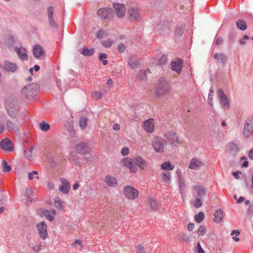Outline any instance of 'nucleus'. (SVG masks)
<instances>
[{"label": "nucleus", "mask_w": 253, "mask_h": 253, "mask_svg": "<svg viewBox=\"0 0 253 253\" xmlns=\"http://www.w3.org/2000/svg\"><path fill=\"white\" fill-rule=\"evenodd\" d=\"M39 89V85L36 84H32L24 86L21 90L22 95L28 99L34 98Z\"/></svg>", "instance_id": "nucleus-1"}, {"label": "nucleus", "mask_w": 253, "mask_h": 253, "mask_svg": "<svg viewBox=\"0 0 253 253\" xmlns=\"http://www.w3.org/2000/svg\"><path fill=\"white\" fill-rule=\"evenodd\" d=\"M167 141L160 136H155L152 140V146L157 153H163L165 151Z\"/></svg>", "instance_id": "nucleus-2"}, {"label": "nucleus", "mask_w": 253, "mask_h": 253, "mask_svg": "<svg viewBox=\"0 0 253 253\" xmlns=\"http://www.w3.org/2000/svg\"><path fill=\"white\" fill-rule=\"evenodd\" d=\"M171 91V87L166 81H160L156 89V94L159 96H162L169 94Z\"/></svg>", "instance_id": "nucleus-3"}, {"label": "nucleus", "mask_w": 253, "mask_h": 253, "mask_svg": "<svg viewBox=\"0 0 253 253\" xmlns=\"http://www.w3.org/2000/svg\"><path fill=\"white\" fill-rule=\"evenodd\" d=\"M97 15L100 20H105L113 17L114 14L113 9L111 8L103 7L97 10Z\"/></svg>", "instance_id": "nucleus-4"}, {"label": "nucleus", "mask_w": 253, "mask_h": 253, "mask_svg": "<svg viewBox=\"0 0 253 253\" xmlns=\"http://www.w3.org/2000/svg\"><path fill=\"white\" fill-rule=\"evenodd\" d=\"M253 131V117L247 119L244 125L243 135L246 138H249Z\"/></svg>", "instance_id": "nucleus-5"}, {"label": "nucleus", "mask_w": 253, "mask_h": 253, "mask_svg": "<svg viewBox=\"0 0 253 253\" xmlns=\"http://www.w3.org/2000/svg\"><path fill=\"white\" fill-rule=\"evenodd\" d=\"M54 8L52 6H49L47 8V16L49 24L50 27L54 29H57L58 25L57 22V19L55 16H54Z\"/></svg>", "instance_id": "nucleus-6"}, {"label": "nucleus", "mask_w": 253, "mask_h": 253, "mask_svg": "<svg viewBox=\"0 0 253 253\" xmlns=\"http://www.w3.org/2000/svg\"><path fill=\"white\" fill-rule=\"evenodd\" d=\"M143 129L148 133H152L155 131V120L151 118L144 121L142 124Z\"/></svg>", "instance_id": "nucleus-7"}, {"label": "nucleus", "mask_w": 253, "mask_h": 253, "mask_svg": "<svg viewBox=\"0 0 253 253\" xmlns=\"http://www.w3.org/2000/svg\"><path fill=\"white\" fill-rule=\"evenodd\" d=\"M0 67L4 71L11 73H15L18 69L16 64L8 60H4L2 64H0Z\"/></svg>", "instance_id": "nucleus-8"}, {"label": "nucleus", "mask_w": 253, "mask_h": 253, "mask_svg": "<svg viewBox=\"0 0 253 253\" xmlns=\"http://www.w3.org/2000/svg\"><path fill=\"white\" fill-rule=\"evenodd\" d=\"M192 190L193 194L197 197L203 198L206 195L207 189L206 188L202 185H196L192 187Z\"/></svg>", "instance_id": "nucleus-9"}, {"label": "nucleus", "mask_w": 253, "mask_h": 253, "mask_svg": "<svg viewBox=\"0 0 253 253\" xmlns=\"http://www.w3.org/2000/svg\"><path fill=\"white\" fill-rule=\"evenodd\" d=\"M117 16L120 18H123L126 12V6L124 4L115 3L113 5Z\"/></svg>", "instance_id": "nucleus-10"}, {"label": "nucleus", "mask_w": 253, "mask_h": 253, "mask_svg": "<svg viewBox=\"0 0 253 253\" xmlns=\"http://www.w3.org/2000/svg\"><path fill=\"white\" fill-rule=\"evenodd\" d=\"M127 14L130 19L138 20L141 18V12L137 7H130Z\"/></svg>", "instance_id": "nucleus-11"}, {"label": "nucleus", "mask_w": 253, "mask_h": 253, "mask_svg": "<svg viewBox=\"0 0 253 253\" xmlns=\"http://www.w3.org/2000/svg\"><path fill=\"white\" fill-rule=\"evenodd\" d=\"M75 149L80 154L84 156L89 154V150L88 144L86 143L81 142L75 145Z\"/></svg>", "instance_id": "nucleus-12"}, {"label": "nucleus", "mask_w": 253, "mask_h": 253, "mask_svg": "<svg viewBox=\"0 0 253 253\" xmlns=\"http://www.w3.org/2000/svg\"><path fill=\"white\" fill-rule=\"evenodd\" d=\"M165 137L169 141L170 145H177L179 144V137L176 132L174 131H169L165 134Z\"/></svg>", "instance_id": "nucleus-13"}, {"label": "nucleus", "mask_w": 253, "mask_h": 253, "mask_svg": "<svg viewBox=\"0 0 253 253\" xmlns=\"http://www.w3.org/2000/svg\"><path fill=\"white\" fill-rule=\"evenodd\" d=\"M183 61L177 58L173 60L171 63V68L175 71L178 74H180L183 67Z\"/></svg>", "instance_id": "nucleus-14"}, {"label": "nucleus", "mask_w": 253, "mask_h": 253, "mask_svg": "<svg viewBox=\"0 0 253 253\" xmlns=\"http://www.w3.org/2000/svg\"><path fill=\"white\" fill-rule=\"evenodd\" d=\"M37 227L40 236L42 239H45L47 237V226L43 221H41L37 224Z\"/></svg>", "instance_id": "nucleus-15"}, {"label": "nucleus", "mask_w": 253, "mask_h": 253, "mask_svg": "<svg viewBox=\"0 0 253 253\" xmlns=\"http://www.w3.org/2000/svg\"><path fill=\"white\" fill-rule=\"evenodd\" d=\"M0 145L1 148L5 151H12L13 149V144L12 142L7 138L2 140Z\"/></svg>", "instance_id": "nucleus-16"}, {"label": "nucleus", "mask_w": 253, "mask_h": 253, "mask_svg": "<svg viewBox=\"0 0 253 253\" xmlns=\"http://www.w3.org/2000/svg\"><path fill=\"white\" fill-rule=\"evenodd\" d=\"M60 181L61 182V185L59 186V191L63 194L68 193L70 188L68 181L64 178H60Z\"/></svg>", "instance_id": "nucleus-17"}, {"label": "nucleus", "mask_w": 253, "mask_h": 253, "mask_svg": "<svg viewBox=\"0 0 253 253\" xmlns=\"http://www.w3.org/2000/svg\"><path fill=\"white\" fill-rule=\"evenodd\" d=\"M204 163L196 158H193L189 164V168L190 169L198 170L204 166Z\"/></svg>", "instance_id": "nucleus-18"}, {"label": "nucleus", "mask_w": 253, "mask_h": 253, "mask_svg": "<svg viewBox=\"0 0 253 253\" xmlns=\"http://www.w3.org/2000/svg\"><path fill=\"white\" fill-rule=\"evenodd\" d=\"M138 196V191L133 187L127 186V199L129 200H135Z\"/></svg>", "instance_id": "nucleus-19"}, {"label": "nucleus", "mask_w": 253, "mask_h": 253, "mask_svg": "<svg viewBox=\"0 0 253 253\" xmlns=\"http://www.w3.org/2000/svg\"><path fill=\"white\" fill-rule=\"evenodd\" d=\"M135 165L137 166L141 169H144L146 168L147 164L146 162L140 157L137 156L133 159H131Z\"/></svg>", "instance_id": "nucleus-20"}, {"label": "nucleus", "mask_w": 253, "mask_h": 253, "mask_svg": "<svg viewBox=\"0 0 253 253\" xmlns=\"http://www.w3.org/2000/svg\"><path fill=\"white\" fill-rule=\"evenodd\" d=\"M33 52L34 56L36 58H40L45 54L43 48L39 45H36L34 46Z\"/></svg>", "instance_id": "nucleus-21"}, {"label": "nucleus", "mask_w": 253, "mask_h": 253, "mask_svg": "<svg viewBox=\"0 0 253 253\" xmlns=\"http://www.w3.org/2000/svg\"><path fill=\"white\" fill-rule=\"evenodd\" d=\"M220 103L223 107L228 105V101L227 97L221 89H219L217 91Z\"/></svg>", "instance_id": "nucleus-22"}, {"label": "nucleus", "mask_w": 253, "mask_h": 253, "mask_svg": "<svg viewBox=\"0 0 253 253\" xmlns=\"http://www.w3.org/2000/svg\"><path fill=\"white\" fill-rule=\"evenodd\" d=\"M15 51L17 53L18 57L22 60H25L27 59V55L26 54V49L24 48H15Z\"/></svg>", "instance_id": "nucleus-23"}, {"label": "nucleus", "mask_w": 253, "mask_h": 253, "mask_svg": "<svg viewBox=\"0 0 253 253\" xmlns=\"http://www.w3.org/2000/svg\"><path fill=\"white\" fill-rule=\"evenodd\" d=\"M105 181L109 186L115 187L117 185V179L113 176L107 175L105 177Z\"/></svg>", "instance_id": "nucleus-24"}, {"label": "nucleus", "mask_w": 253, "mask_h": 253, "mask_svg": "<svg viewBox=\"0 0 253 253\" xmlns=\"http://www.w3.org/2000/svg\"><path fill=\"white\" fill-rule=\"evenodd\" d=\"M6 126L8 130L17 131L19 129L18 125L11 121L8 120L6 123Z\"/></svg>", "instance_id": "nucleus-25"}, {"label": "nucleus", "mask_w": 253, "mask_h": 253, "mask_svg": "<svg viewBox=\"0 0 253 253\" xmlns=\"http://www.w3.org/2000/svg\"><path fill=\"white\" fill-rule=\"evenodd\" d=\"M56 211L52 210L51 211L45 210L43 212L44 216L49 221H52L54 219V216L56 214Z\"/></svg>", "instance_id": "nucleus-26"}, {"label": "nucleus", "mask_w": 253, "mask_h": 253, "mask_svg": "<svg viewBox=\"0 0 253 253\" xmlns=\"http://www.w3.org/2000/svg\"><path fill=\"white\" fill-rule=\"evenodd\" d=\"M214 221L215 222L217 223H219L223 219V211L221 210V209H218L215 211L214 213Z\"/></svg>", "instance_id": "nucleus-27"}, {"label": "nucleus", "mask_w": 253, "mask_h": 253, "mask_svg": "<svg viewBox=\"0 0 253 253\" xmlns=\"http://www.w3.org/2000/svg\"><path fill=\"white\" fill-rule=\"evenodd\" d=\"M34 150L36 151V148L34 146L31 147L28 151L24 150L25 157L28 160H32L33 159V156L35 155V152H33Z\"/></svg>", "instance_id": "nucleus-28"}, {"label": "nucleus", "mask_w": 253, "mask_h": 253, "mask_svg": "<svg viewBox=\"0 0 253 253\" xmlns=\"http://www.w3.org/2000/svg\"><path fill=\"white\" fill-rule=\"evenodd\" d=\"M161 177L166 184H169L171 179V174L169 171H164L161 173Z\"/></svg>", "instance_id": "nucleus-29"}, {"label": "nucleus", "mask_w": 253, "mask_h": 253, "mask_svg": "<svg viewBox=\"0 0 253 253\" xmlns=\"http://www.w3.org/2000/svg\"><path fill=\"white\" fill-rule=\"evenodd\" d=\"M127 168L132 173H135L137 171V169L131 159H127Z\"/></svg>", "instance_id": "nucleus-30"}, {"label": "nucleus", "mask_w": 253, "mask_h": 253, "mask_svg": "<svg viewBox=\"0 0 253 253\" xmlns=\"http://www.w3.org/2000/svg\"><path fill=\"white\" fill-rule=\"evenodd\" d=\"M95 52V49L93 48L88 49L86 47H83L81 54L84 56H89L92 55Z\"/></svg>", "instance_id": "nucleus-31"}, {"label": "nucleus", "mask_w": 253, "mask_h": 253, "mask_svg": "<svg viewBox=\"0 0 253 253\" xmlns=\"http://www.w3.org/2000/svg\"><path fill=\"white\" fill-rule=\"evenodd\" d=\"M161 167V169L164 170H171L174 168V166L169 161L162 164Z\"/></svg>", "instance_id": "nucleus-32"}, {"label": "nucleus", "mask_w": 253, "mask_h": 253, "mask_svg": "<svg viewBox=\"0 0 253 253\" xmlns=\"http://www.w3.org/2000/svg\"><path fill=\"white\" fill-rule=\"evenodd\" d=\"M150 70L147 69L145 71H140L138 75V78L142 81H144L147 79V74L150 73Z\"/></svg>", "instance_id": "nucleus-33"}, {"label": "nucleus", "mask_w": 253, "mask_h": 253, "mask_svg": "<svg viewBox=\"0 0 253 253\" xmlns=\"http://www.w3.org/2000/svg\"><path fill=\"white\" fill-rule=\"evenodd\" d=\"M213 57L217 59L218 62L220 63H225L226 61V56L224 54L221 53V54H218L215 53Z\"/></svg>", "instance_id": "nucleus-34"}, {"label": "nucleus", "mask_w": 253, "mask_h": 253, "mask_svg": "<svg viewBox=\"0 0 253 253\" xmlns=\"http://www.w3.org/2000/svg\"><path fill=\"white\" fill-rule=\"evenodd\" d=\"M6 110L9 117L11 118L16 117L17 114V111L15 108L9 107V108H7Z\"/></svg>", "instance_id": "nucleus-35"}, {"label": "nucleus", "mask_w": 253, "mask_h": 253, "mask_svg": "<svg viewBox=\"0 0 253 253\" xmlns=\"http://www.w3.org/2000/svg\"><path fill=\"white\" fill-rule=\"evenodd\" d=\"M40 128L43 131H47L50 129V125L43 121L39 124Z\"/></svg>", "instance_id": "nucleus-36"}, {"label": "nucleus", "mask_w": 253, "mask_h": 253, "mask_svg": "<svg viewBox=\"0 0 253 253\" xmlns=\"http://www.w3.org/2000/svg\"><path fill=\"white\" fill-rule=\"evenodd\" d=\"M54 205L55 207L59 210L61 211L62 210V202L60 200L59 197H56L54 199Z\"/></svg>", "instance_id": "nucleus-37"}, {"label": "nucleus", "mask_w": 253, "mask_h": 253, "mask_svg": "<svg viewBox=\"0 0 253 253\" xmlns=\"http://www.w3.org/2000/svg\"><path fill=\"white\" fill-rule=\"evenodd\" d=\"M236 26L238 28L245 30L247 28V24L245 21L243 20H240L236 22Z\"/></svg>", "instance_id": "nucleus-38"}, {"label": "nucleus", "mask_w": 253, "mask_h": 253, "mask_svg": "<svg viewBox=\"0 0 253 253\" xmlns=\"http://www.w3.org/2000/svg\"><path fill=\"white\" fill-rule=\"evenodd\" d=\"M87 119L85 117H81L79 120V126L82 129H84L87 126Z\"/></svg>", "instance_id": "nucleus-39"}, {"label": "nucleus", "mask_w": 253, "mask_h": 253, "mask_svg": "<svg viewBox=\"0 0 253 253\" xmlns=\"http://www.w3.org/2000/svg\"><path fill=\"white\" fill-rule=\"evenodd\" d=\"M2 171L4 172H9L11 170L10 166L8 165L5 160L2 161Z\"/></svg>", "instance_id": "nucleus-40"}, {"label": "nucleus", "mask_w": 253, "mask_h": 253, "mask_svg": "<svg viewBox=\"0 0 253 253\" xmlns=\"http://www.w3.org/2000/svg\"><path fill=\"white\" fill-rule=\"evenodd\" d=\"M205 215L204 212L201 211L195 216V220L197 223H201L204 219Z\"/></svg>", "instance_id": "nucleus-41"}, {"label": "nucleus", "mask_w": 253, "mask_h": 253, "mask_svg": "<svg viewBox=\"0 0 253 253\" xmlns=\"http://www.w3.org/2000/svg\"><path fill=\"white\" fill-rule=\"evenodd\" d=\"M68 159L70 161L75 163L77 162L78 156L75 153L72 152L69 154Z\"/></svg>", "instance_id": "nucleus-42"}, {"label": "nucleus", "mask_w": 253, "mask_h": 253, "mask_svg": "<svg viewBox=\"0 0 253 253\" xmlns=\"http://www.w3.org/2000/svg\"><path fill=\"white\" fill-rule=\"evenodd\" d=\"M207 232V229L204 225H201L197 231V233L199 236L204 235Z\"/></svg>", "instance_id": "nucleus-43"}, {"label": "nucleus", "mask_w": 253, "mask_h": 253, "mask_svg": "<svg viewBox=\"0 0 253 253\" xmlns=\"http://www.w3.org/2000/svg\"><path fill=\"white\" fill-rule=\"evenodd\" d=\"M114 43V41L112 40L108 39L101 42V44L105 47H110Z\"/></svg>", "instance_id": "nucleus-44"}, {"label": "nucleus", "mask_w": 253, "mask_h": 253, "mask_svg": "<svg viewBox=\"0 0 253 253\" xmlns=\"http://www.w3.org/2000/svg\"><path fill=\"white\" fill-rule=\"evenodd\" d=\"M202 204L203 202L202 201V199L199 197H197L193 203V206L196 208H198L201 207Z\"/></svg>", "instance_id": "nucleus-45"}, {"label": "nucleus", "mask_w": 253, "mask_h": 253, "mask_svg": "<svg viewBox=\"0 0 253 253\" xmlns=\"http://www.w3.org/2000/svg\"><path fill=\"white\" fill-rule=\"evenodd\" d=\"M149 204L153 211H156L158 209V205L155 201L150 199Z\"/></svg>", "instance_id": "nucleus-46"}, {"label": "nucleus", "mask_w": 253, "mask_h": 253, "mask_svg": "<svg viewBox=\"0 0 253 253\" xmlns=\"http://www.w3.org/2000/svg\"><path fill=\"white\" fill-rule=\"evenodd\" d=\"M136 253H146L144 246L141 244L138 245L136 248Z\"/></svg>", "instance_id": "nucleus-47"}, {"label": "nucleus", "mask_w": 253, "mask_h": 253, "mask_svg": "<svg viewBox=\"0 0 253 253\" xmlns=\"http://www.w3.org/2000/svg\"><path fill=\"white\" fill-rule=\"evenodd\" d=\"M38 175V172L37 171H33L32 172L28 173V178L30 180H32L34 179V176H35L36 178L39 179V177Z\"/></svg>", "instance_id": "nucleus-48"}, {"label": "nucleus", "mask_w": 253, "mask_h": 253, "mask_svg": "<svg viewBox=\"0 0 253 253\" xmlns=\"http://www.w3.org/2000/svg\"><path fill=\"white\" fill-rule=\"evenodd\" d=\"M6 43L8 46H12L14 43V39L11 36H8L6 37Z\"/></svg>", "instance_id": "nucleus-49"}, {"label": "nucleus", "mask_w": 253, "mask_h": 253, "mask_svg": "<svg viewBox=\"0 0 253 253\" xmlns=\"http://www.w3.org/2000/svg\"><path fill=\"white\" fill-rule=\"evenodd\" d=\"M92 96L95 99H99L101 98L102 94L100 92L94 91L92 93Z\"/></svg>", "instance_id": "nucleus-50"}, {"label": "nucleus", "mask_w": 253, "mask_h": 253, "mask_svg": "<svg viewBox=\"0 0 253 253\" xmlns=\"http://www.w3.org/2000/svg\"><path fill=\"white\" fill-rule=\"evenodd\" d=\"M213 91L212 90H210V92L209 94V97H208V102L210 104V105L211 107L213 106Z\"/></svg>", "instance_id": "nucleus-51"}, {"label": "nucleus", "mask_w": 253, "mask_h": 253, "mask_svg": "<svg viewBox=\"0 0 253 253\" xmlns=\"http://www.w3.org/2000/svg\"><path fill=\"white\" fill-rule=\"evenodd\" d=\"M106 35V33L105 31L103 30H99L96 33V37L98 38H102L104 36Z\"/></svg>", "instance_id": "nucleus-52"}, {"label": "nucleus", "mask_w": 253, "mask_h": 253, "mask_svg": "<svg viewBox=\"0 0 253 253\" xmlns=\"http://www.w3.org/2000/svg\"><path fill=\"white\" fill-rule=\"evenodd\" d=\"M138 65V62L136 60H130L129 61V65L132 69L135 68Z\"/></svg>", "instance_id": "nucleus-53"}, {"label": "nucleus", "mask_w": 253, "mask_h": 253, "mask_svg": "<svg viewBox=\"0 0 253 253\" xmlns=\"http://www.w3.org/2000/svg\"><path fill=\"white\" fill-rule=\"evenodd\" d=\"M73 246L74 247H77V246H80V251L82 250L83 247V245L81 241L79 239L76 240L75 241V242L73 244Z\"/></svg>", "instance_id": "nucleus-54"}, {"label": "nucleus", "mask_w": 253, "mask_h": 253, "mask_svg": "<svg viewBox=\"0 0 253 253\" xmlns=\"http://www.w3.org/2000/svg\"><path fill=\"white\" fill-rule=\"evenodd\" d=\"M126 47L123 43H120L118 46V50L120 53L124 52L126 50Z\"/></svg>", "instance_id": "nucleus-55"}, {"label": "nucleus", "mask_w": 253, "mask_h": 253, "mask_svg": "<svg viewBox=\"0 0 253 253\" xmlns=\"http://www.w3.org/2000/svg\"><path fill=\"white\" fill-rule=\"evenodd\" d=\"M230 149L233 151H237L238 150V146L234 143H230L229 145Z\"/></svg>", "instance_id": "nucleus-56"}, {"label": "nucleus", "mask_w": 253, "mask_h": 253, "mask_svg": "<svg viewBox=\"0 0 253 253\" xmlns=\"http://www.w3.org/2000/svg\"><path fill=\"white\" fill-rule=\"evenodd\" d=\"M34 194L33 191L31 189H27L25 192V196L27 197H31Z\"/></svg>", "instance_id": "nucleus-57"}, {"label": "nucleus", "mask_w": 253, "mask_h": 253, "mask_svg": "<svg viewBox=\"0 0 253 253\" xmlns=\"http://www.w3.org/2000/svg\"><path fill=\"white\" fill-rule=\"evenodd\" d=\"M249 39V37L247 35L244 36V37L240 40V43L242 45H244L246 43V41Z\"/></svg>", "instance_id": "nucleus-58"}, {"label": "nucleus", "mask_w": 253, "mask_h": 253, "mask_svg": "<svg viewBox=\"0 0 253 253\" xmlns=\"http://www.w3.org/2000/svg\"><path fill=\"white\" fill-rule=\"evenodd\" d=\"M47 187L49 190H52L54 188V184L52 182H48Z\"/></svg>", "instance_id": "nucleus-59"}, {"label": "nucleus", "mask_w": 253, "mask_h": 253, "mask_svg": "<svg viewBox=\"0 0 253 253\" xmlns=\"http://www.w3.org/2000/svg\"><path fill=\"white\" fill-rule=\"evenodd\" d=\"M194 228V224L193 223H189L187 226V229L188 231H191L193 230Z\"/></svg>", "instance_id": "nucleus-60"}, {"label": "nucleus", "mask_w": 253, "mask_h": 253, "mask_svg": "<svg viewBox=\"0 0 253 253\" xmlns=\"http://www.w3.org/2000/svg\"><path fill=\"white\" fill-rule=\"evenodd\" d=\"M107 58V55L105 53H101L99 55V59L100 60H103Z\"/></svg>", "instance_id": "nucleus-61"}, {"label": "nucleus", "mask_w": 253, "mask_h": 253, "mask_svg": "<svg viewBox=\"0 0 253 253\" xmlns=\"http://www.w3.org/2000/svg\"><path fill=\"white\" fill-rule=\"evenodd\" d=\"M198 253H205L199 243L197 244Z\"/></svg>", "instance_id": "nucleus-62"}, {"label": "nucleus", "mask_w": 253, "mask_h": 253, "mask_svg": "<svg viewBox=\"0 0 253 253\" xmlns=\"http://www.w3.org/2000/svg\"><path fill=\"white\" fill-rule=\"evenodd\" d=\"M121 165L123 166L126 167V158H124L121 161Z\"/></svg>", "instance_id": "nucleus-63"}, {"label": "nucleus", "mask_w": 253, "mask_h": 253, "mask_svg": "<svg viewBox=\"0 0 253 253\" xmlns=\"http://www.w3.org/2000/svg\"><path fill=\"white\" fill-rule=\"evenodd\" d=\"M249 158L251 160H253V148L251 149L249 153Z\"/></svg>", "instance_id": "nucleus-64"}]
</instances>
